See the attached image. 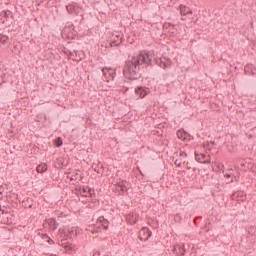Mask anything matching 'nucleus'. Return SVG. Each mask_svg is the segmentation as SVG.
Segmentation results:
<instances>
[{
  "label": "nucleus",
  "instance_id": "1",
  "mask_svg": "<svg viewBox=\"0 0 256 256\" xmlns=\"http://www.w3.org/2000/svg\"><path fill=\"white\" fill-rule=\"evenodd\" d=\"M145 67H153V56L151 52H140L126 60L123 67V75L130 81H137L143 77Z\"/></svg>",
  "mask_w": 256,
  "mask_h": 256
},
{
  "label": "nucleus",
  "instance_id": "2",
  "mask_svg": "<svg viewBox=\"0 0 256 256\" xmlns=\"http://www.w3.org/2000/svg\"><path fill=\"white\" fill-rule=\"evenodd\" d=\"M102 229L104 231H108L109 230V220H107L105 218V216H100L97 221L96 224L90 225L88 227V231H91V233H101Z\"/></svg>",
  "mask_w": 256,
  "mask_h": 256
},
{
  "label": "nucleus",
  "instance_id": "3",
  "mask_svg": "<svg viewBox=\"0 0 256 256\" xmlns=\"http://www.w3.org/2000/svg\"><path fill=\"white\" fill-rule=\"evenodd\" d=\"M154 62L161 69H169V67H171V65L173 63V62H171V58H167V57H160V58L156 57V58H154Z\"/></svg>",
  "mask_w": 256,
  "mask_h": 256
},
{
  "label": "nucleus",
  "instance_id": "4",
  "mask_svg": "<svg viewBox=\"0 0 256 256\" xmlns=\"http://www.w3.org/2000/svg\"><path fill=\"white\" fill-rule=\"evenodd\" d=\"M151 235H153V232L147 227H143L139 233H138V238L140 241H149L151 239Z\"/></svg>",
  "mask_w": 256,
  "mask_h": 256
},
{
  "label": "nucleus",
  "instance_id": "5",
  "mask_svg": "<svg viewBox=\"0 0 256 256\" xmlns=\"http://www.w3.org/2000/svg\"><path fill=\"white\" fill-rule=\"evenodd\" d=\"M136 97L140 99H145L146 95H149V88L145 86H137L134 90Z\"/></svg>",
  "mask_w": 256,
  "mask_h": 256
},
{
  "label": "nucleus",
  "instance_id": "6",
  "mask_svg": "<svg viewBox=\"0 0 256 256\" xmlns=\"http://www.w3.org/2000/svg\"><path fill=\"white\" fill-rule=\"evenodd\" d=\"M102 73L105 79L107 80V83H109L110 79L113 81L115 79V76L117 75V72L113 68H103Z\"/></svg>",
  "mask_w": 256,
  "mask_h": 256
},
{
  "label": "nucleus",
  "instance_id": "7",
  "mask_svg": "<svg viewBox=\"0 0 256 256\" xmlns=\"http://www.w3.org/2000/svg\"><path fill=\"white\" fill-rule=\"evenodd\" d=\"M91 191L93 190L87 186H80L79 188H76V194L81 195V197H88V195H91Z\"/></svg>",
  "mask_w": 256,
  "mask_h": 256
},
{
  "label": "nucleus",
  "instance_id": "8",
  "mask_svg": "<svg viewBox=\"0 0 256 256\" xmlns=\"http://www.w3.org/2000/svg\"><path fill=\"white\" fill-rule=\"evenodd\" d=\"M61 219H62V216H58L57 219H55V218L48 219L47 223L50 227V230L57 231V229L59 227V222L58 221H61Z\"/></svg>",
  "mask_w": 256,
  "mask_h": 256
},
{
  "label": "nucleus",
  "instance_id": "9",
  "mask_svg": "<svg viewBox=\"0 0 256 256\" xmlns=\"http://www.w3.org/2000/svg\"><path fill=\"white\" fill-rule=\"evenodd\" d=\"M195 160L198 163H204V164L210 163L209 159H207V155L203 153L199 154V152H195Z\"/></svg>",
  "mask_w": 256,
  "mask_h": 256
},
{
  "label": "nucleus",
  "instance_id": "10",
  "mask_svg": "<svg viewBox=\"0 0 256 256\" xmlns=\"http://www.w3.org/2000/svg\"><path fill=\"white\" fill-rule=\"evenodd\" d=\"M116 187L120 189V195H124V193H127V180H121L120 182H117Z\"/></svg>",
  "mask_w": 256,
  "mask_h": 256
},
{
  "label": "nucleus",
  "instance_id": "11",
  "mask_svg": "<svg viewBox=\"0 0 256 256\" xmlns=\"http://www.w3.org/2000/svg\"><path fill=\"white\" fill-rule=\"evenodd\" d=\"M180 13L181 15H191L193 13V11H191L190 7H187L185 5H180Z\"/></svg>",
  "mask_w": 256,
  "mask_h": 256
},
{
  "label": "nucleus",
  "instance_id": "12",
  "mask_svg": "<svg viewBox=\"0 0 256 256\" xmlns=\"http://www.w3.org/2000/svg\"><path fill=\"white\" fill-rule=\"evenodd\" d=\"M67 239H75L77 237V228L68 229Z\"/></svg>",
  "mask_w": 256,
  "mask_h": 256
},
{
  "label": "nucleus",
  "instance_id": "13",
  "mask_svg": "<svg viewBox=\"0 0 256 256\" xmlns=\"http://www.w3.org/2000/svg\"><path fill=\"white\" fill-rule=\"evenodd\" d=\"M187 135H189V134L186 131H184L183 129H180L177 131L178 139H182L183 141H185V139H187Z\"/></svg>",
  "mask_w": 256,
  "mask_h": 256
},
{
  "label": "nucleus",
  "instance_id": "14",
  "mask_svg": "<svg viewBox=\"0 0 256 256\" xmlns=\"http://www.w3.org/2000/svg\"><path fill=\"white\" fill-rule=\"evenodd\" d=\"M116 37H117V39H120V41L116 40V39L112 40L110 42L111 47H119V45H121V43H123V38L122 37H119V36H116Z\"/></svg>",
  "mask_w": 256,
  "mask_h": 256
},
{
  "label": "nucleus",
  "instance_id": "15",
  "mask_svg": "<svg viewBox=\"0 0 256 256\" xmlns=\"http://www.w3.org/2000/svg\"><path fill=\"white\" fill-rule=\"evenodd\" d=\"M36 171H37V173H41V174L47 172V164L38 165L36 168Z\"/></svg>",
  "mask_w": 256,
  "mask_h": 256
},
{
  "label": "nucleus",
  "instance_id": "16",
  "mask_svg": "<svg viewBox=\"0 0 256 256\" xmlns=\"http://www.w3.org/2000/svg\"><path fill=\"white\" fill-rule=\"evenodd\" d=\"M239 197H243V192H241V191H236V192H234V193L231 195V199H232L233 201L239 199Z\"/></svg>",
  "mask_w": 256,
  "mask_h": 256
},
{
  "label": "nucleus",
  "instance_id": "17",
  "mask_svg": "<svg viewBox=\"0 0 256 256\" xmlns=\"http://www.w3.org/2000/svg\"><path fill=\"white\" fill-rule=\"evenodd\" d=\"M8 41H9V37L3 34H0V47L1 45H5V43H7Z\"/></svg>",
  "mask_w": 256,
  "mask_h": 256
},
{
  "label": "nucleus",
  "instance_id": "18",
  "mask_svg": "<svg viewBox=\"0 0 256 256\" xmlns=\"http://www.w3.org/2000/svg\"><path fill=\"white\" fill-rule=\"evenodd\" d=\"M55 147H62L63 146V138L58 137L54 140Z\"/></svg>",
  "mask_w": 256,
  "mask_h": 256
},
{
  "label": "nucleus",
  "instance_id": "19",
  "mask_svg": "<svg viewBox=\"0 0 256 256\" xmlns=\"http://www.w3.org/2000/svg\"><path fill=\"white\" fill-rule=\"evenodd\" d=\"M58 233H59L60 237H67V235L65 234V230L63 228H60L58 230Z\"/></svg>",
  "mask_w": 256,
  "mask_h": 256
},
{
  "label": "nucleus",
  "instance_id": "20",
  "mask_svg": "<svg viewBox=\"0 0 256 256\" xmlns=\"http://www.w3.org/2000/svg\"><path fill=\"white\" fill-rule=\"evenodd\" d=\"M209 225H211V222H209V220H205V229H207V231H209Z\"/></svg>",
  "mask_w": 256,
  "mask_h": 256
},
{
  "label": "nucleus",
  "instance_id": "21",
  "mask_svg": "<svg viewBox=\"0 0 256 256\" xmlns=\"http://www.w3.org/2000/svg\"><path fill=\"white\" fill-rule=\"evenodd\" d=\"M179 251H180V256H184L185 255V248L179 247Z\"/></svg>",
  "mask_w": 256,
  "mask_h": 256
},
{
  "label": "nucleus",
  "instance_id": "22",
  "mask_svg": "<svg viewBox=\"0 0 256 256\" xmlns=\"http://www.w3.org/2000/svg\"><path fill=\"white\" fill-rule=\"evenodd\" d=\"M47 243H49V245H55V241L51 238H48Z\"/></svg>",
  "mask_w": 256,
  "mask_h": 256
},
{
  "label": "nucleus",
  "instance_id": "23",
  "mask_svg": "<svg viewBox=\"0 0 256 256\" xmlns=\"http://www.w3.org/2000/svg\"><path fill=\"white\" fill-rule=\"evenodd\" d=\"M5 191V187H3V185L0 186V195H3Z\"/></svg>",
  "mask_w": 256,
  "mask_h": 256
},
{
  "label": "nucleus",
  "instance_id": "24",
  "mask_svg": "<svg viewBox=\"0 0 256 256\" xmlns=\"http://www.w3.org/2000/svg\"><path fill=\"white\" fill-rule=\"evenodd\" d=\"M180 157H187V153H185V152H180Z\"/></svg>",
  "mask_w": 256,
  "mask_h": 256
},
{
  "label": "nucleus",
  "instance_id": "25",
  "mask_svg": "<svg viewBox=\"0 0 256 256\" xmlns=\"http://www.w3.org/2000/svg\"><path fill=\"white\" fill-rule=\"evenodd\" d=\"M48 238H50L48 234H43L42 239H47L48 240Z\"/></svg>",
  "mask_w": 256,
  "mask_h": 256
},
{
  "label": "nucleus",
  "instance_id": "26",
  "mask_svg": "<svg viewBox=\"0 0 256 256\" xmlns=\"http://www.w3.org/2000/svg\"><path fill=\"white\" fill-rule=\"evenodd\" d=\"M186 165H187V169H191V166H189V162H186Z\"/></svg>",
  "mask_w": 256,
  "mask_h": 256
},
{
  "label": "nucleus",
  "instance_id": "27",
  "mask_svg": "<svg viewBox=\"0 0 256 256\" xmlns=\"http://www.w3.org/2000/svg\"><path fill=\"white\" fill-rule=\"evenodd\" d=\"M225 177H227V179H229V177H231V174H226Z\"/></svg>",
  "mask_w": 256,
  "mask_h": 256
},
{
  "label": "nucleus",
  "instance_id": "28",
  "mask_svg": "<svg viewBox=\"0 0 256 256\" xmlns=\"http://www.w3.org/2000/svg\"><path fill=\"white\" fill-rule=\"evenodd\" d=\"M235 181H239V175L235 176Z\"/></svg>",
  "mask_w": 256,
  "mask_h": 256
},
{
  "label": "nucleus",
  "instance_id": "29",
  "mask_svg": "<svg viewBox=\"0 0 256 256\" xmlns=\"http://www.w3.org/2000/svg\"><path fill=\"white\" fill-rule=\"evenodd\" d=\"M175 165H179V162H177V160L175 161Z\"/></svg>",
  "mask_w": 256,
  "mask_h": 256
},
{
  "label": "nucleus",
  "instance_id": "30",
  "mask_svg": "<svg viewBox=\"0 0 256 256\" xmlns=\"http://www.w3.org/2000/svg\"><path fill=\"white\" fill-rule=\"evenodd\" d=\"M95 171H96V173H98V174H100V173H101L99 170H95Z\"/></svg>",
  "mask_w": 256,
  "mask_h": 256
},
{
  "label": "nucleus",
  "instance_id": "31",
  "mask_svg": "<svg viewBox=\"0 0 256 256\" xmlns=\"http://www.w3.org/2000/svg\"><path fill=\"white\" fill-rule=\"evenodd\" d=\"M250 231H255V228H250Z\"/></svg>",
  "mask_w": 256,
  "mask_h": 256
},
{
  "label": "nucleus",
  "instance_id": "32",
  "mask_svg": "<svg viewBox=\"0 0 256 256\" xmlns=\"http://www.w3.org/2000/svg\"><path fill=\"white\" fill-rule=\"evenodd\" d=\"M173 251H174V253L177 252V248H174Z\"/></svg>",
  "mask_w": 256,
  "mask_h": 256
},
{
  "label": "nucleus",
  "instance_id": "33",
  "mask_svg": "<svg viewBox=\"0 0 256 256\" xmlns=\"http://www.w3.org/2000/svg\"><path fill=\"white\" fill-rule=\"evenodd\" d=\"M178 167H181V164H178Z\"/></svg>",
  "mask_w": 256,
  "mask_h": 256
},
{
  "label": "nucleus",
  "instance_id": "34",
  "mask_svg": "<svg viewBox=\"0 0 256 256\" xmlns=\"http://www.w3.org/2000/svg\"><path fill=\"white\" fill-rule=\"evenodd\" d=\"M77 61H81V58H79V60H77Z\"/></svg>",
  "mask_w": 256,
  "mask_h": 256
},
{
  "label": "nucleus",
  "instance_id": "35",
  "mask_svg": "<svg viewBox=\"0 0 256 256\" xmlns=\"http://www.w3.org/2000/svg\"><path fill=\"white\" fill-rule=\"evenodd\" d=\"M74 178H71V181H73Z\"/></svg>",
  "mask_w": 256,
  "mask_h": 256
}]
</instances>
